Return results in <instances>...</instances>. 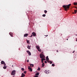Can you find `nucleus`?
Wrapping results in <instances>:
<instances>
[{
    "label": "nucleus",
    "mask_w": 77,
    "mask_h": 77,
    "mask_svg": "<svg viewBox=\"0 0 77 77\" xmlns=\"http://www.w3.org/2000/svg\"><path fill=\"white\" fill-rule=\"evenodd\" d=\"M27 48L28 49H30V46H29V45H28V46L27 47Z\"/></svg>",
    "instance_id": "17"
},
{
    "label": "nucleus",
    "mask_w": 77,
    "mask_h": 77,
    "mask_svg": "<svg viewBox=\"0 0 77 77\" xmlns=\"http://www.w3.org/2000/svg\"><path fill=\"white\" fill-rule=\"evenodd\" d=\"M24 74H26V71H24Z\"/></svg>",
    "instance_id": "31"
},
{
    "label": "nucleus",
    "mask_w": 77,
    "mask_h": 77,
    "mask_svg": "<svg viewBox=\"0 0 77 77\" xmlns=\"http://www.w3.org/2000/svg\"><path fill=\"white\" fill-rule=\"evenodd\" d=\"M40 68H38V71H40Z\"/></svg>",
    "instance_id": "28"
},
{
    "label": "nucleus",
    "mask_w": 77,
    "mask_h": 77,
    "mask_svg": "<svg viewBox=\"0 0 77 77\" xmlns=\"http://www.w3.org/2000/svg\"><path fill=\"white\" fill-rule=\"evenodd\" d=\"M75 8H76V7H75Z\"/></svg>",
    "instance_id": "43"
},
{
    "label": "nucleus",
    "mask_w": 77,
    "mask_h": 77,
    "mask_svg": "<svg viewBox=\"0 0 77 77\" xmlns=\"http://www.w3.org/2000/svg\"><path fill=\"white\" fill-rule=\"evenodd\" d=\"M71 5V4H69L68 5H64L63 7L64 8L65 11H67L68 10H69V8Z\"/></svg>",
    "instance_id": "1"
},
{
    "label": "nucleus",
    "mask_w": 77,
    "mask_h": 77,
    "mask_svg": "<svg viewBox=\"0 0 77 77\" xmlns=\"http://www.w3.org/2000/svg\"><path fill=\"white\" fill-rule=\"evenodd\" d=\"M36 48L38 50V51H41V49H40V48H39V46H36Z\"/></svg>",
    "instance_id": "4"
},
{
    "label": "nucleus",
    "mask_w": 77,
    "mask_h": 77,
    "mask_svg": "<svg viewBox=\"0 0 77 77\" xmlns=\"http://www.w3.org/2000/svg\"><path fill=\"white\" fill-rule=\"evenodd\" d=\"M43 60H45V59L44 58H43Z\"/></svg>",
    "instance_id": "30"
},
{
    "label": "nucleus",
    "mask_w": 77,
    "mask_h": 77,
    "mask_svg": "<svg viewBox=\"0 0 77 77\" xmlns=\"http://www.w3.org/2000/svg\"><path fill=\"white\" fill-rule=\"evenodd\" d=\"M12 67H14V66L12 65Z\"/></svg>",
    "instance_id": "40"
},
{
    "label": "nucleus",
    "mask_w": 77,
    "mask_h": 77,
    "mask_svg": "<svg viewBox=\"0 0 77 77\" xmlns=\"http://www.w3.org/2000/svg\"><path fill=\"white\" fill-rule=\"evenodd\" d=\"M33 36V35H31V36H30V37H32Z\"/></svg>",
    "instance_id": "34"
},
{
    "label": "nucleus",
    "mask_w": 77,
    "mask_h": 77,
    "mask_svg": "<svg viewBox=\"0 0 77 77\" xmlns=\"http://www.w3.org/2000/svg\"><path fill=\"white\" fill-rule=\"evenodd\" d=\"M9 35H11V37H13V33L12 32H10L9 33Z\"/></svg>",
    "instance_id": "8"
},
{
    "label": "nucleus",
    "mask_w": 77,
    "mask_h": 77,
    "mask_svg": "<svg viewBox=\"0 0 77 77\" xmlns=\"http://www.w3.org/2000/svg\"><path fill=\"white\" fill-rule=\"evenodd\" d=\"M54 64H52V66H54Z\"/></svg>",
    "instance_id": "25"
},
{
    "label": "nucleus",
    "mask_w": 77,
    "mask_h": 77,
    "mask_svg": "<svg viewBox=\"0 0 77 77\" xmlns=\"http://www.w3.org/2000/svg\"><path fill=\"white\" fill-rule=\"evenodd\" d=\"M45 36H48V35H45Z\"/></svg>",
    "instance_id": "36"
},
{
    "label": "nucleus",
    "mask_w": 77,
    "mask_h": 77,
    "mask_svg": "<svg viewBox=\"0 0 77 77\" xmlns=\"http://www.w3.org/2000/svg\"><path fill=\"white\" fill-rule=\"evenodd\" d=\"M74 5H77V3H74Z\"/></svg>",
    "instance_id": "22"
},
{
    "label": "nucleus",
    "mask_w": 77,
    "mask_h": 77,
    "mask_svg": "<svg viewBox=\"0 0 77 77\" xmlns=\"http://www.w3.org/2000/svg\"><path fill=\"white\" fill-rule=\"evenodd\" d=\"M72 14H75V13L73 12V13H72Z\"/></svg>",
    "instance_id": "37"
},
{
    "label": "nucleus",
    "mask_w": 77,
    "mask_h": 77,
    "mask_svg": "<svg viewBox=\"0 0 77 77\" xmlns=\"http://www.w3.org/2000/svg\"><path fill=\"white\" fill-rule=\"evenodd\" d=\"M45 16H46L45 14H43L42 15L43 17H45Z\"/></svg>",
    "instance_id": "26"
},
{
    "label": "nucleus",
    "mask_w": 77,
    "mask_h": 77,
    "mask_svg": "<svg viewBox=\"0 0 77 77\" xmlns=\"http://www.w3.org/2000/svg\"><path fill=\"white\" fill-rule=\"evenodd\" d=\"M46 60L47 61H48L49 60V58H48V56H47L46 57Z\"/></svg>",
    "instance_id": "11"
},
{
    "label": "nucleus",
    "mask_w": 77,
    "mask_h": 77,
    "mask_svg": "<svg viewBox=\"0 0 77 77\" xmlns=\"http://www.w3.org/2000/svg\"><path fill=\"white\" fill-rule=\"evenodd\" d=\"M1 63L2 64H3V65H4V66H6V64L5 63V62H4V61H2L1 62Z\"/></svg>",
    "instance_id": "6"
},
{
    "label": "nucleus",
    "mask_w": 77,
    "mask_h": 77,
    "mask_svg": "<svg viewBox=\"0 0 77 77\" xmlns=\"http://www.w3.org/2000/svg\"><path fill=\"white\" fill-rule=\"evenodd\" d=\"M50 64H51L52 63H52V62H51V61H50Z\"/></svg>",
    "instance_id": "27"
},
{
    "label": "nucleus",
    "mask_w": 77,
    "mask_h": 77,
    "mask_svg": "<svg viewBox=\"0 0 77 77\" xmlns=\"http://www.w3.org/2000/svg\"><path fill=\"white\" fill-rule=\"evenodd\" d=\"M34 77H38V76L35 75V76Z\"/></svg>",
    "instance_id": "33"
},
{
    "label": "nucleus",
    "mask_w": 77,
    "mask_h": 77,
    "mask_svg": "<svg viewBox=\"0 0 77 77\" xmlns=\"http://www.w3.org/2000/svg\"><path fill=\"white\" fill-rule=\"evenodd\" d=\"M32 34L34 36H36V33H35V32H32Z\"/></svg>",
    "instance_id": "10"
},
{
    "label": "nucleus",
    "mask_w": 77,
    "mask_h": 77,
    "mask_svg": "<svg viewBox=\"0 0 77 77\" xmlns=\"http://www.w3.org/2000/svg\"><path fill=\"white\" fill-rule=\"evenodd\" d=\"M29 65H30V66L31 67H33V66H34V65L33 64H29Z\"/></svg>",
    "instance_id": "13"
},
{
    "label": "nucleus",
    "mask_w": 77,
    "mask_h": 77,
    "mask_svg": "<svg viewBox=\"0 0 77 77\" xmlns=\"http://www.w3.org/2000/svg\"><path fill=\"white\" fill-rule=\"evenodd\" d=\"M45 63H47V61H45Z\"/></svg>",
    "instance_id": "29"
},
{
    "label": "nucleus",
    "mask_w": 77,
    "mask_h": 77,
    "mask_svg": "<svg viewBox=\"0 0 77 77\" xmlns=\"http://www.w3.org/2000/svg\"><path fill=\"white\" fill-rule=\"evenodd\" d=\"M21 70H22V71H24V69L23 68H21Z\"/></svg>",
    "instance_id": "23"
},
{
    "label": "nucleus",
    "mask_w": 77,
    "mask_h": 77,
    "mask_svg": "<svg viewBox=\"0 0 77 77\" xmlns=\"http://www.w3.org/2000/svg\"><path fill=\"white\" fill-rule=\"evenodd\" d=\"M28 36V34L27 33L25 34L24 35V37H27Z\"/></svg>",
    "instance_id": "12"
},
{
    "label": "nucleus",
    "mask_w": 77,
    "mask_h": 77,
    "mask_svg": "<svg viewBox=\"0 0 77 77\" xmlns=\"http://www.w3.org/2000/svg\"><path fill=\"white\" fill-rule=\"evenodd\" d=\"M25 77V75L23 73L22 74V75L21 76V77Z\"/></svg>",
    "instance_id": "14"
},
{
    "label": "nucleus",
    "mask_w": 77,
    "mask_h": 77,
    "mask_svg": "<svg viewBox=\"0 0 77 77\" xmlns=\"http://www.w3.org/2000/svg\"><path fill=\"white\" fill-rule=\"evenodd\" d=\"M16 73V71L15 70H13L11 74L12 75H14L13 77H15V74Z\"/></svg>",
    "instance_id": "2"
},
{
    "label": "nucleus",
    "mask_w": 77,
    "mask_h": 77,
    "mask_svg": "<svg viewBox=\"0 0 77 77\" xmlns=\"http://www.w3.org/2000/svg\"><path fill=\"white\" fill-rule=\"evenodd\" d=\"M28 69L30 70L29 71L32 72V68L29 67V66H28Z\"/></svg>",
    "instance_id": "9"
},
{
    "label": "nucleus",
    "mask_w": 77,
    "mask_h": 77,
    "mask_svg": "<svg viewBox=\"0 0 77 77\" xmlns=\"http://www.w3.org/2000/svg\"><path fill=\"white\" fill-rule=\"evenodd\" d=\"M26 41L27 42V44H30V42H30V41L27 40H26Z\"/></svg>",
    "instance_id": "15"
},
{
    "label": "nucleus",
    "mask_w": 77,
    "mask_h": 77,
    "mask_svg": "<svg viewBox=\"0 0 77 77\" xmlns=\"http://www.w3.org/2000/svg\"><path fill=\"white\" fill-rule=\"evenodd\" d=\"M39 72H38L35 74V75L38 76L39 75Z\"/></svg>",
    "instance_id": "19"
},
{
    "label": "nucleus",
    "mask_w": 77,
    "mask_h": 77,
    "mask_svg": "<svg viewBox=\"0 0 77 77\" xmlns=\"http://www.w3.org/2000/svg\"><path fill=\"white\" fill-rule=\"evenodd\" d=\"M26 52L28 54L29 56H31V53H30V52L29 51H27Z\"/></svg>",
    "instance_id": "7"
},
{
    "label": "nucleus",
    "mask_w": 77,
    "mask_h": 77,
    "mask_svg": "<svg viewBox=\"0 0 77 77\" xmlns=\"http://www.w3.org/2000/svg\"><path fill=\"white\" fill-rule=\"evenodd\" d=\"M40 58L42 59V58H45V56L43 54H41L40 55Z\"/></svg>",
    "instance_id": "3"
},
{
    "label": "nucleus",
    "mask_w": 77,
    "mask_h": 77,
    "mask_svg": "<svg viewBox=\"0 0 77 77\" xmlns=\"http://www.w3.org/2000/svg\"><path fill=\"white\" fill-rule=\"evenodd\" d=\"M45 72V73L46 74H49V73L50 72V71L48 70H46L44 71Z\"/></svg>",
    "instance_id": "5"
},
{
    "label": "nucleus",
    "mask_w": 77,
    "mask_h": 77,
    "mask_svg": "<svg viewBox=\"0 0 77 77\" xmlns=\"http://www.w3.org/2000/svg\"><path fill=\"white\" fill-rule=\"evenodd\" d=\"M29 60H27V62H29Z\"/></svg>",
    "instance_id": "32"
},
{
    "label": "nucleus",
    "mask_w": 77,
    "mask_h": 77,
    "mask_svg": "<svg viewBox=\"0 0 77 77\" xmlns=\"http://www.w3.org/2000/svg\"><path fill=\"white\" fill-rule=\"evenodd\" d=\"M45 66V64L44 63H42V66L43 67H44V66Z\"/></svg>",
    "instance_id": "16"
},
{
    "label": "nucleus",
    "mask_w": 77,
    "mask_h": 77,
    "mask_svg": "<svg viewBox=\"0 0 77 77\" xmlns=\"http://www.w3.org/2000/svg\"><path fill=\"white\" fill-rule=\"evenodd\" d=\"M44 12H45V13H47V11H46V10H45L44 11Z\"/></svg>",
    "instance_id": "24"
},
{
    "label": "nucleus",
    "mask_w": 77,
    "mask_h": 77,
    "mask_svg": "<svg viewBox=\"0 0 77 77\" xmlns=\"http://www.w3.org/2000/svg\"><path fill=\"white\" fill-rule=\"evenodd\" d=\"M67 40H68V39L67 38Z\"/></svg>",
    "instance_id": "42"
},
{
    "label": "nucleus",
    "mask_w": 77,
    "mask_h": 77,
    "mask_svg": "<svg viewBox=\"0 0 77 77\" xmlns=\"http://www.w3.org/2000/svg\"><path fill=\"white\" fill-rule=\"evenodd\" d=\"M48 63H50V61H48Z\"/></svg>",
    "instance_id": "38"
},
{
    "label": "nucleus",
    "mask_w": 77,
    "mask_h": 77,
    "mask_svg": "<svg viewBox=\"0 0 77 77\" xmlns=\"http://www.w3.org/2000/svg\"><path fill=\"white\" fill-rule=\"evenodd\" d=\"M76 41H77V38H76Z\"/></svg>",
    "instance_id": "41"
},
{
    "label": "nucleus",
    "mask_w": 77,
    "mask_h": 77,
    "mask_svg": "<svg viewBox=\"0 0 77 77\" xmlns=\"http://www.w3.org/2000/svg\"><path fill=\"white\" fill-rule=\"evenodd\" d=\"M74 12H75V14H77V10H75L74 11Z\"/></svg>",
    "instance_id": "18"
},
{
    "label": "nucleus",
    "mask_w": 77,
    "mask_h": 77,
    "mask_svg": "<svg viewBox=\"0 0 77 77\" xmlns=\"http://www.w3.org/2000/svg\"><path fill=\"white\" fill-rule=\"evenodd\" d=\"M41 60H42V63H43V62H44V60H43V59L42 58L41 59Z\"/></svg>",
    "instance_id": "21"
},
{
    "label": "nucleus",
    "mask_w": 77,
    "mask_h": 77,
    "mask_svg": "<svg viewBox=\"0 0 77 77\" xmlns=\"http://www.w3.org/2000/svg\"><path fill=\"white\" fill-rule=\"evenodd\" d=\"M57 52L58 53V50H57Z\"/></svg>",
    "instance_id": "39"
},
{
    "label": "nucleus",
    "mask_w": 77,
    "mask_h": 77,
    "mask_svg": "<svg viewBox=\"0 0 77 77\" xmlns=\"http://www.w3.org/2000/svg\"><path fill=\"white\" fill-rule=\"evenodd\" d=\"M6 66H4L3 67V68H4L5 69H6Z\"/></svg>",
    "instance_id": "20"
},
{
    "label": "nucleus",
    "mask_w": 77,
    "mask_h": 77,
    "mask_svg": "<svg viewBox=\"0 0 77 77\" xmlns=\"http://www.w3.org/2000/svg\"><path fill=\"white\" fill-rule=\"evenodd\" d=\"M75 52V51H74L73 52V53H74Z\"/></svg>",
    "instance_id": "35"
}]
</instances>
